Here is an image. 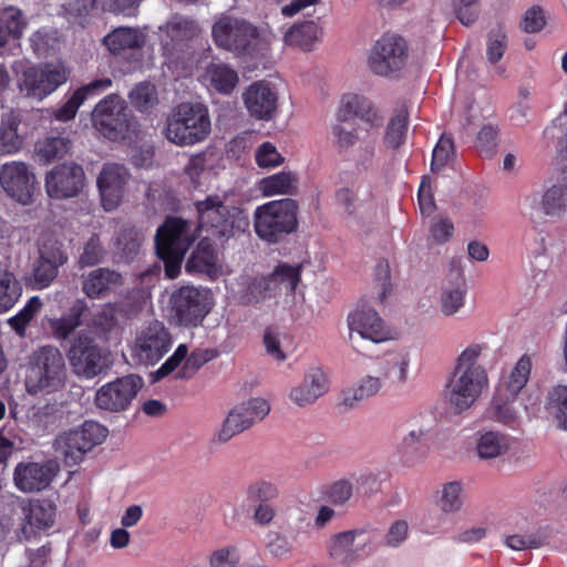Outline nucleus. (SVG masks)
I'll return each mask as SVG.
<instances>
[{
  "instance_id": "obj_21",
  "label": "nucleus",
  "mask_w": 567,
  "mask_h": 567,
  "mask_svg": "<svg viewBox=\"0 0 567 567\" xmlns=\"http://www.w3.org/2000/svg\"><path fill=\"white\" fill-rule=\"evenodd\" d=\"M56 472L54 462H20L14 468V485L24 493L40 492L49 487Z\"/></svg>"
},
{
  "instance_id": "obj_12",
  "label": "nucleus",
  "mask_w": 567,
  "mask_h": 567,
  "mask_svg": "<svg viewBox=\"0 0 567 567\" xmlns=\"http://www.w3.org/2000/svg\"><path fill=\"white\" fill-rule=\"evenodd\" d=\"M328 550L334 563L351 566L373 551L372 535L364 528L340 532L331 536Z\"/></svg>"
},
{
  "instance_id": "obj_11",
  "label": "nucleus",
  "mask_w": 567,
  "mask_h": 567,
  "mask_svg": "<svg viewBox=\"0 0 567 567\" xmlns=\"http://www.w3.org/2000/svg\"><path fill=\"white\" fill-rule=\"evenodd\" d=\"M68 357L74 372L87 379L99 375L110 365L109 353L87 333H80L73 340Z\"/></svg>"
},
{
  "instance_id": "obj_16",
  "label": "nucleus",
  "mask_w": 567,
  "mask_h": 567,
  "mask_svg": "<svg viewBox=\"0 0 567 567\" xmlns=\"http://www.w3.org/2000/svg\"><path fill=\"white\" fill-rule=\"evenodd\" d=\"M85 185V173L80 164L74 162L55 165L45 175V190L52 199H69L76 197Z\"/></svg>"
},
{
  "instance_id": "obj_42",
  "label": "nucleus",
  "mask_w": 567,
  "mask_h": 567,
  "mask_svg": "<svg viewBox=\"0 0 567 567\" xmlns=\"http://www.w3.org/2000/svg\"><path fill=\"white\" fill-rule=\"evenodd\" d=\"M71 148V141L62 136H49L35 144L39 161L48 164L64 157Z\"/></svg>"
},
{
  "instance_id": "obj_27",
  "label": "nucleus",
  "mask_w": 567,
  "mask_h": 567,
  "mask_svg": "<svg viewBox=\"0 0 567 567\" xmlns=\"http://www.w3.org/2000/svg\"><path fill=\"white\" fill-rule=\"evenodd\" d=\"M82 291L90 299H103L124 285L121 272L101 267L82 276Z\"/></svg>"
},
{
  "instance_id": "obj_13",
  "label": "nucleus",
  "mask_w": 567,
  "mask_h": 567,
  "mask_svg": "<svg viewBox=\"0 0 567 567\" xmlns=\"http://www.w3.org/2000/svg\"><path fill=\"white\" fill-rule=\"evenodd\" d=\"M212 35L217 47L238 53L246 52L259 33L244 19L223 16L213 25Z\"/></svg>"
},
{
  "instance_id": "obj_52",
  "label": "nucleus",
  "mask_w": 567,
  "mask_h": 567,
  "mask_svg": "<svg viewBox=\"0 0 567 567\" xmlns=\"http://www.w3.org/2000/svg\"><path fill=\"white\" fill-rule=\"evenodd\" d=\"M216 266V255L209 246H204L203 241L198 248L190 255L186 262V271L210 272Z\"/></svg>"
},
{
  "instance_id": "obj_46",
  "label": "nucleus",
  "mask_w": 567,
  "mask_h": 567,
  "mask_svg": "<svg viewBox=\"0 0 567 567\" xmlns=\"http://www.w3.org/2000/svg\"><path fill=\"white\" fill-rule=\"evenodd\" d=\"M279 496V488L272 482L257 480L245 489V502L250 505L272 503Z\"/></svg>"
},
{
  "instance_id": "obj_50",
  "label": "nucleus",
  "mask_w": 567,
  "mask_h": 567,
  "mask_svg": "<svg viewBox=\"0 0 567 567\" xmlns=\"http://www.w3.org/2000/svg\"><path fill=\"white\" fill-rule=\"evenodd\" d=\"M456 286L444 287L441 295V309L445 316H452L464 306L465 299V284L461 276L457 274Z\"/></svg>"
},
{
  "instance_id": "obj_26",
  "label": "nucleus",
  "mask_w": 567,
  "mask_h": 567,
  "mask_svg": "<svg viewBox=\"0 0 567 567\" xmlns=\"http://www.w3.org/2000/svg\"><path fill=\"white\" fill-rule=\"evenodd\" d=\"M190 223L181 217H167L155 236L156 250H188L194 241Z\"/></svg>"
},
{
  "instance_id": "obj_33",
  "label": "nucleus",
  "mask_w": 567,
  "mask_h": 567,
  "mask_svg": "<svg viewBox=\"0 0 567 567\" xmlns=\"http://www.w3.org/2000/svg\"><path fill=\"white\" fill-rule=\"evenodd\" d=\"M143 234L133 225H124L115 236L116 255L122 261H133L141 251Z\"/></svg>"
},
{
  "instance_id": "obj_9",
  "label": "nucleus",
  "mask_w": 567,
  "mask_h": 567,
  "mask_svg": "<svg viewBox=\"0 0 567 567\" xmlns=\"http://www.w3.org/2000/svg\"><path fill=\"white\" fill-rule=\"evenodd\" d=\"M92 123L105 138L124 140L131 126V112L125 100L115 93L106 95L92 111Z\"/></svg>"
},
{
  "instance_id": "obj_24",
  "label": "nucleus",
  "mask_w": 567,
  "mask_h": 567,
  "mask_svg": "<svg viewBox=\"0 0 567 567\" xmlns=\"http://www.w3.org/2000/svg\"><path fill=\"white\" fill-rule=\"evenodd\" d=\"M336 117L340 123L360 118L371 127H379L383 122V116L370 99L353 93L342 96Z\"/></svg>"
},
{
  "instance_id": "obj_64",
  "label": "nucleus",
  "mask_w": 567,
  "mask_h": 567,
  "mask_svg": "<svg viewBox=\"0 0 567 567\" xmlns=\"http://www.w3.org/2000/svg\"><path fill=\"white\" fill-rule=\"evenodd\" d=\"M267 550L276 558H288L292 554V543L286 535L270 532L267 535Z\"/></svg>"
},
{
  "instance_id": "obj_49",
  "label": "nucleus",
  "mask_w": 567,
  "mask_h": 567,
  "mask_svg": "<svg viewBox=\"0 0 567 567\" xmlns=\"http://www.w3.org/2000/svg\"><path fill=\"white\" fill-rule=\"evenodd\" d=\"M22 293V286L10 271H0V313L11 309Z\"/></svg>"
},
{
  "instance_id": "obj_57",
  "label": "nucleus",
  "mask_w": 567,
  "mask_h": 567,
  "mask_svg": "<svg viewBox=\"0 0 567 567\" xmlns=\"http://www.w3.org/2000/svg\"><path fill=\"white\" fill-rule=\"evenodd\" d=\"M507 49V35L502 25L491 30L486 41V58L489 63H497Z\"/></svg>"
},
{
  "instance_id": "obj_10",
  "label": "nucleus",
  "mask_w": 567,
  "mask_h": 567,
  "mask_svg": "<svg viewBox=\"0 0 567 567\" xmlns=\"http://www.w3.org/2000/svg\"><path fill=\"white\" fill-rule=\"evenodd\" d=\"M408 58L406 40L396 33L386 32L372 45L368 65L375 75L388 78L401 72Z\"/></svg>"
},
{
  "instance_id": "obj_60",
  "label": "nucleus",
  "mask_w": 567,
  "mask_h": 567,
  "mask_svg": "<svg viewBox=\"0 0 567 567\" xmlns=\"http://www.w3.org/2000/svg\"><path fill=\"white\" fill-rule=\"evenodd\" d=\"M462 486L458 482H450L443 486L439 505L444 513H454L462 507Z\"/></svg>"
},
{
  "instance_id": "obj_17",
  "label": "nucleus",
  "mask_w": 567,
  "mask_h": 567,
  "mask_svg": "<svg viewBox=\"0 0 567 567\" xmlns=\"http://www.w3.org/2000/svg\"><path fill=\"white\" fill-rule=\"evenodd\" d=\"M34 174L22 162H9L0 166V185L13 200L30 204L34 190Z\"/></svg>"
},
{
  "instance_id": "obj_7",
  "label": "nucleus",
  "mask_w": 567,
  "mask_h": 567,
  "mask_svg": "<svg viewBox=\"0 0 567 567\" xmlns=\"http://www.w3.org/2000/svg\"><path fill=\"white\" fill-rule=\"evenodd\" d=\"M107 434L105 426L94 421H85L80 427L58 435L54 449L62 456L65 465H78L87 452L103 443Z\"/></svg>"
},
{
  "instance_id": "obj_58",
  "label": "nucleus",
  "mask_w": 567,
  "mask_h": 567,
  "mask_svg": "<svg viewBox=\"0 0 567 567\" xmlns=\"http://www.w3.org/2000/svg\"><path fill=\"white\" fill-rule=\"evenodd\" d=\"M498 135L499 128L497 125L488 123L482 126L475 141V146L481 156L489 157L496 152Z\"/></svg>"
},
{
  "instance_id": "obj_35",
  "label": "nucleus",
  "mask_w": 567,
  "mask_h": 567,
  "mask_svg": "<svg viewBox=\"0 0 567 567\" xmlns=\"http://www.w3.org/2000/svg\"><path fill=\"white\" fill-rule=\"evenodd\" d=\"M298 177L292 172H279L261 178L258 188L264 196L295 195L297 193Z\"/></svg>"
},
{
  "instance_id": "obj_41",
  "label": "nucleus",
  "mask_w": 567,
  "mask_h": 567,
  "mask_svg": "<svg viewBox=\"0 0 567 567\" xmlns=\"http://www.w3.org/2000/svg\"><path fill=\"white\" fill-rule=\"evenodd\" d=\"M320 29L313 21H305L299 24H293L285 33V43L292 47H298L302 50H310L312 44L318 40Z\"/></svg>"
},
{
  "instance_id": "obj_15",
  "label": "nucleus",
  "mask_w": 567,
  "mask_h": 567,
  "mask_svg": "<svg viewBox=\"0 0 567 567\" xmlns=\"http://www.w3.org/2000/svg\"><path fill=\"white\" fill-rule=\"evenodd\" d=\"M172 336L159 321L151 322L136 337L132 355L140 363L156 364L172 348Z\"/></svg>"
},
{
  "instance_id": "obj_40",
  "label": "nucleus",
  "mask_w": 567,
  "mask_h": 567,
  "mask_svg": "<svg viewBox=\"0 0 567 567\" xmlns=\"http://www.w3.org/2000/svg\"><path fill=\"white\" fill-rule=\"evenodd\" d=\"M104 43L114 54L126 49H138L144 45L143 35L132 28H117L104 38Z\"/></svg>"
},
{
  "instance_id": "obj_23",
  "label": "nucleus",
  "mask_w": 567,
  "mask_h": 567,
  "mask_svg": "<svg viewBox=\"0 0 567 567\" xmlns=\"http://www.w3.org/2000/svg\"><path fill=\"white\" fill-rule=\"evenodd\" d=\"M347 321L350 329V340H352L353 332L374 343L383 342L390 338V331L386 329L383 319L372 308L358 307L349 313Z\"/></svg>"
},
{
  "instance_id": "obj_56",
  "label": "nucleus",
  "mask_w": 567,
  "mask_h": 567,
  "mask_svg": "<svg viewBox=\"0 0 567 567\" xmlns=\"http://www.w3.org/2000/svg\"><path fill=\"white\" fill-rule=\"evenodd\" d=\"M454 154L455 147L453 138L451 136H447L446 134H442L432 153V172L437 173L442 168H444L449 164V162L454 157Z\"/></svg>"
},
{
  "instance_id": "obj_48",
  "label": "nucleus",
  "mask_w": 567,
  "mask_h": 567,
  "mask_svg": "<svg viewBox=\"0 0 567 567\" xmlns=\"http://www.w3.org/2000/svg\"><path fill=\"white\" fill-rule=\"evenodd\" d=\"M507 449L508 443L506 436L494 431L481 434L476 445L477 455L484 460L495 458Z\"/></svg>"
},
{
  "instance_id": "obj_53",
  "label": "nucleus",
  "mask_w": 567,
  "mask_h": 567,
  "mask_svg": "<svg viewBox=\"0 0 567 567\" xmlns=\"http://www.w3.org/2000/svg\"><path fill=\"white\" fill-rule=\"evenodd\" d=\"M106 256V249L97 234H93L83 247L78 264L80 268L94 267L101 264Z\"/></svg>"
},
{
  "instance_id": "obj_59",
  "label": "nucleus",
  "mask_w": 567,
  "mask_h": 567,
  "mask_svg": "<svg viewBox=\"0 0 567 567\" xmlns=\"http://www.w3.org/2000/svg\"><path fill=\"white\" fill-rule=\"evenodd\" d=\"M270 286L271 284H269L267 276L255 278L248 285L246 293L244 295L245 303L257 305L266 299L277 297Z\"/></svg>"
},
{
  "instance_id": "obj_4",
  "label": "nucleus",
  "mask_w": 567,
  "mask_h": 567,
  "mask_svg": "<svg viewBox=\"0 0 567 567\" xmlns=\"http://www.w3.org/2000/svg\"><path fill=\"white\" fill-rule=\"evenodd\" d=\"M198 228L216 238H230L245 233L249 219L244 209L228 206L219 195H208L204 200L194 203Z\"/></svg>"
},
{
  "instance_id": "obj_55",
  "label": "nucleus",
  "mask_w": 567,
  "mask_h": 567,
  "mask_svg": "<svg viewBox=\"0 0 567 567\" xmlns=\"http://www.w3.org/2000/svg\"><path fill=\"white\" fill-rule=\"evenodd\" d=\"M41 307L42 302L39 297L34 296L30 298L25 306L16 316L9 319V324L20 337H23L28 324Z\"/></svg>"
},
{
  "instance_id": "obj_20",
  "label": "nucleus",
  "mask_w": 567,
  "mask_h": 567,
  "mask_svg": "<svg viewBox=\"0 0 567 567\" xmlns=\"http://www.w3.org/2000/svg\"><path fill=\"white\" fill-rule=\"evenodd\" d=\"M130 177L128 169L122 164L107 163L103 166L97 177V187L105 210L118 207Z\"/></svg>"
},
{
  "instance_id": "obj_29",
  "label": "nucleus",
  "mask_w": 567,
  "mask_h": 567,
  "mask_svg": "<svg viewBox=\"0 0 567 567\" xmlns=\"http://www.w3.org/2000/svg\"><path fill=\"white\" fill-rule=\"evenodd\" d=\"M21 116L10 110L3 113L0 122V155H11L19 152L23 145V137L18 133Z\"/></svg>"
},
{
  "instance_id": "obj_8",
  "label": "nucleus",
  "mask_w": 567,
  "mask_h": 567,
  "mask_svg": "<svg viewBox=\"0 0 567 567\" xmlns=\"http://www.w3.org/2000/svg\"><path fill=\"white\" fill-rule=\"evenodd\" d=\"M209 290L182 286L169 298L172 318L184 328H197L212 310Z\"/></svg>"
},
{
  "instance_id": "obj_37",
  "label": "nucleus",
  "mask_w": 567,
  "mask_h": 567,
  "mask_svg": "<svg viewBox=\"0 0 567 567\" xmlns=\"http://www.w3.org/2000/svg\"><path fill=\"white\" fill-rule=\"evenodd\" d=\"M516 399H511L506 394L495 390L493 399L486 409L484 417L489 421L498 422L514 427L517 423V413L513 408Z\"/></svg>"
},
{
  "instance_id": "obj_2",
  "label": "nucleus",
  "mask_w": 567,
  "mask_h": 567,
  "mask_svg": "<svg viewBox=\"0 0 567 567\" xmlns=\"http://www.w3.org/2000/svg\"><path fill=\"white\" fill-rule=\"evenodd\" d=\"M299 205L296 199L270 200L256 207L254 229L257 237L268 245L285 241L299 228Z\"/></svg>"
},
{
  "instance_id": "obj_39",
  "label": "nucleus",
  "mask_w": 567,
  "mask_h": 567,
  "mask_svg": "<svg viewBox=\"0 0 567 567\" xmlns=\"http://www.w3.org/2000/svg\"><path fill=\"white\" fill-rule=\"evenodd\" d=\"M239 405L229 411L220 429L214 434L213 442L224 444L237 434L250 429V422L246 419Z\"/></svg>"
},
{
  "instance_id": "obj_19",
  "label": "nucleus",
  "mask_w": 567,
  "mask_h": 567,
  "mask_svg": "<svg viewBox=\"0 0 567 567\" xmlns=\"http://www.w3.org/2000/svg\"><path fill=\"white\" fill-rule=\"evenodd\" d=\"M68 255L62 244L45 243L39 248V257L34 262L32 286L44 289L56 278L59 268L68 262Z\"/></svg>"
},
{
  "instance_id": "obj_1",
  "label": "nucleus",
  "mask_w": 567,
  "mask_h": 567,
  "mask_svg": "<svg viewBox=\"0 0 567 567\" xmlns=\"http://www.w3.org/2000/svg\"><path fill=\"white\" fill-rule=\"evenodd\" d=\"M483 346L472 343L456 360L455 368L446 385L450 404L458 413L470 409L488 385V375L484 367L477 363Z\"/></svg>"
},
{
  "instance_id": "obj_44",
  "label": "nucleus",
  "mask_w": 567,
  "mask_h": 567,
  "mask_svg": "<svg viewBox=\"0 0 567 567\" xmlns=\"http://www.w3.org/2000/svg\"><path fill=\"white\" fill-rule=\"evenodd\" d=\"M85 309V305L82 302L75 303L70 308L69 312L50 321V327L53 336L56 339H66L82 323V315Z\"/></svg>"
},
{
  "instance_id": "obj_38",
  "label": "nucleus",
  "mask_w": 567,
  "mask_h": 567,
  "mask_svg": "<svg viewBox=\"0 0 567 567\" xmlns=\"http://www.w3.org/2000/svg\"><path fill=\"white\" fill-rule=\"evenodd\" d=\"M567 196V173L559 167L556 184L548 188L542 200V208L545 215H559L565 208V197Z\"/></svg>"
},
{
  "instance_id": "obj_30",
  "label": "nucleus",
  "mask_w": 567,
  "mask_h": 567,
  "mask_svg": "<svg viewBox=\"0 0 567 567\" xmlns=\"http://www.w3.org/2000/svg\"><path fill=\"white\" fill-rule=\"evenodd\" d=\"M302 265L291 266L286 262H279L271 274L267 276L269 284H271L272 292L276 296L285 292L291 296L296 292V289L301 281Z\"/></svg>"
},
{
  "instance_id": "obj_63",
  "label": "nucleus",
  "mask_w": 567,
  "mask_h": 567,
  "mask_svg": "<svg viewBox=\"0 0 567 567\" xmlns=\"http://www.w3.org/2000/svg\"><path fill=\"white\" fill-rule=\"evenodd\" d=\"M240 410L246 414V419L250 422V427L257 423L262 421L270 412V405L268 401L261 398H252L241 404H239Z\"/></svg>"
},
{
  "instance_id": "obj_61",
  "label": "nucleus",
  "mask_w": 567,
  "mask_h": 567,
  "mask_svg": "<svg viewBox=\"0 0 567 567\" xmlns=\"http://www.w3.org/2000/svg\"><path fill=\"white\" fill-rule=\"evenodd\" d=\"M353 494V484L348 480H338L324 489V497L333 505L346 504Z\"/></svg>"
},
{
  "instance_id": "obj_54",
  "label": "nucleus",
  "mask_w": 567,
  "mask_h": 567,
  "mask_svg": "<svg viewBox=\"0 0 567 567\" xmlns=\"http://www.w3.org/2000/svg\"><path fill=\"white\" fill-rule=\"evenodd\" d=\"M128 99L136 110L148 111L157 101L156 87L148 82H141L130 92Z\"/></svg>"
},
{
  "instance_id": "obj_51",
  "label": "nucleus",
  "mask_w": 567,
  "mask_h": 567,
  "mask_svg": "<svg viewBox=\"0 0 567 567\" xmlns=\"http://www.w3.org/2000/svg\"><path fill=\"white\" fill-rule=\"evenodd\" d=\"M217 354V351L214 349H196L189 354L187 353L185 362L177 372L176 378H193L202 367L215 359Z\"/></svg>"
},
{
  "instance_id": "obj_28",
  "label": "nucleus",
  "mask_w": 567,
  "mask_h": 567,
  "mask_svg": "<svg viewBox=\"0 0 567 567\" xmlns=\"http://www.w3.org/2000/svg\"><path fill=\"white\" fill-rule=\"evenodd\" d=\"M327 390V375L321 369L312 368L305 375L302 383L291 390L290 399L299 406H305L313 403Z\"/></svg>"
},
{
  "instance_id": "obj_18",
  "label": "nucleus",
  "mask_w": 567,
  "mask_h": 567,
  "mask_svg": "<svg viewBox=\"0 0 567 567\" xmlns=\"http://www.w3.org/2000/svg\"><path fill=\"white\" fill-rule=\"evenodd\" d=\"M65 82L64 71L50 64L30 66L22 74L20 90L29 97L43 100Z\"/></svg>"
},
{
  "instance_id": "obj_32",
  "label": "nucleus",
  "mask_w": 567,
  "mask_h": 567,
  "mask_svg": "<svg viewBox=\"0 0 567 567\" xmlns=\"http://www.w3.org/2000/svg\"><path fill=\"white\" fill-rule=\"evenodd\" d=\"M409 354L405 352H388L378 363V374L382 381L404 383L408 378Z\"/></svg>"
},
{
  "instance_id": "obj_31",
  "label": "nucleus",
  "mask_w": 567,
  "mask_h": 567,
  "mask_svg": "<svg viewBox=\"0 0 567 567\" xmlns=\"http://www.w3.org/2000/svg\"><path fill=\"white\" fill-rule=\"evenodd\" d=\"M532 371V359L524 354L514 365L508 375H503L496 390L511 399H516L525 388Z\"/></svg>"
},
{
  "instance_id": "obj_62",
  "label": "nucleus",
  "mask_w": 567,
  "mask_h": 567,
  "mask_svg": "<svg viewBox=\"0 0 567 567\" xmlns=\"http://www.w3.org/2000/svg\"><path fill=\"white\" fill-rule=\"evenodd\" d=\"M284 156L270 142H264L258 146L255 153V161L261 168L277 167L284 163Z\"/></svg>"
},
{
  "instance_id": "obj_6",
  "label": "nucleus",
  "mask_w": 567,
  "mask_h": 567,
  "mask_svg": "<svg viewBox=\"0 0 567 567\" xmlns=\"http://www.w3.org/2000/svg\"><path fill=\"white\" fill-rule=\"evenodd\" d=\"M210 133V117L202 103L184 102L167 116L164 134L178 146H190L203 142Z\"/></svg>"
},
{
  "instance_id": "obj_25",
  "label": "nucleus",
  "mask_w": 567,
  "mask_h": 567,
  "mask_svg": "<svg viewBox=\"0 0 567 567\" xmlns=\"http://www.w3.org/2000/svg\"><path fill=\"white\" fill-rule=\"evenodd\" d=\"M243 99L249 114L257 120L269 121L277 111V93L266 81L252 82L244 92Z\"/></svg>"
},
{
  "instance_id": "obj_3",
  "label": "nucleus",
  "mask_w": 567,
  "mask_h": 567,
  "mask_svg": "<svg viewBox=\"0 0 567 567\" xmlns=\"http://www.w3.org/2000/svg\"><path fill=\"white\" fill-rule=\"evenodd\" d=\"M65 381V360L56 347L42 346L30 354L25 374V388L30 394L58 392Z\"/></svg>"
},
{
  "instance_id": "obj_43",
  "label": "nucleus",
  "mask_w": 567,
  "mask_h": 567,
  "mask_svg": "<svg viewBox=\"0 0 567 567\" xmlns=\"http://www.w3.org/2000/svg\"><path fill=\"white\" fill-rule=\"evenodd\" d=\"M207 76L209 79L210 85L218 93L226 95L230 94L238 83L237 72L225 64L212 63L207 68Z\"/></svg>"
},
{
  "instance_id": "obj_22",
  "label": "nucleus",
  "mask_w": 567,
  "mask_h": 567,
  "mask_svg": "<svg viewBox=\"0 0 567 567\" xmlns=\"http://www.w3.org/2000/svg\"><path fill=\"white\" fill-rule=\"evenodd\" d=\"M22 512L20 534L23 539L29 540L54 525L56 506L50 499H31L22 507Z\"/></svg>"
},
{
  "instance_id": "obj_5",
  "label": "nucleus",
  "mask_w": 567,
  "mask_h": 567,
  "mask_svg": "<svg viewBox=\"0 0 567 567\" xmlns=\"http://www.w3.org/2000/svg\"><path fill=\"white\" fill-rule=\"evenodd\" d=\"M198 228L216 238H230L245 233L249 219L244 209L228 206L219 195H208L204 200L194 203Z\"/></svg>"
},
{
  "instance_id": "obj_47",
  "label": "nucleus",
  "mask_w": 567,
  "mask_h": 567,
  "mask_svg": "<svg viewBox=\"0 0 567 567\" xmlns=\"http://www.w3.org/2000/svg\"><path fill=\"white\" fill-rule=\"evenodd\" d=\"M546 410L560 429L567 430V385L558 384L549 391Z\"/></svg>"
},
{
  "instance_id": "obj_34",
  "label": "nucleus",
  "mask_w": 567,
  "mask_h": 567,
  "mask_svg": "<svg viewBox=\"0 0 567 567\" xmlns=\"http://www.w3.org/2000/svg\"><path fill=\"white\" fill-rule=\"evenodd\" d=\"M27 23L22 12L13 7L0 10V52L10 42L22 37Z\"/></svg>"
},
{
  "instance_id": "obj_45",
  "label": "nucleus",
  "mask_w": 567,
  "mask_h": 567,
  "mask_svg": "<svg viewBox=\"0 0 567 567\" xmlns=\"http://www.w3.org/2000/svg\"><path fill=\"white\" fill-rule=\"evenodd\" d=\"M409 128V115L401 111L392 116L385 127L383 143L388 148L398 150L405 143Z\"/></svg>"
},
{
  "instance_id": "obj_36",
  "label": "nucleus",
  "mask_w": 567,
  "mask_h": 567,
  "mask_svg": "<svg viewBox=\"0 0 567 567\" xmlns=\"http://www.w3.org/2000/svg\"><path fill=\"white\" fill-rule=\"evenodd\" d=\"M383 381L378 375H367L355 385L346 389L342 392V404L346 408H355L361 401L367 400L381 390Z\"/></svg>"
},
{
  "instance_id": "obj_14",
  "label": "nucleus",
  "mask_w": 567,
  "mask_h": 567,
  "mask_svg": "<svg viewBox=\"0 0 567 567\" xmlns=\"http://www.w3.org/2000/svg\"><path fill=\"white\" fill-rule=\"evenodd\" d=\"M143 386V380L135 374L117 378L102 385L95 393V405L104 411L127 410Z\"/></svg>"
}]
</instances>
